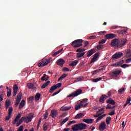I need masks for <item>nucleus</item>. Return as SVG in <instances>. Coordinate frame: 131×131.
<instances>
[{
    "instance_id": "1",
    "label": "nucleus",
    "mask_w": 131,
    "mask_h": 131,
    "mask_svg": "<svg viewBox=\"0 0 131 131\" xmlns=\"http://www.w3.org/2000/svg\"><path fill=\"white\" fill-rule=\"evenodd\" d=\"M87 101H89V99H88L87 98H85L84 99H83L80 104L76 105L75 106V108L76 110H78V109H80V108H82V107H86V106H88V104L85 103V104H83V102H86Z\"/></svg>"
},
{
    "instance_id": "2",
    "label": "nucleus",
    "mask_w": 131,
    "mask_h": 131,
    "mask_svg": "<svg viewBox=\"0 0 131 131\" xmlns=\"http://www.w3.org/2000/svg\"><path fill=\"white\" fill-rule=\"evenodd\" d=\"M21 118H23V120L27 123H28V122H31L32 119L33 118V114H30L29 116L27 117H23Z\"/></svg>"
},
{
    "instance_id": "3",
    "label": "nucleus",
    "mask_w": 131,
    "mask_h": 131,
    "mask_svg": "<svg viewBox=\"0 0 131 131\" xmlns=\"http://www.w3.org/2000/svg\"><path fill=\"white\" fill-rule=\"evenodd\" d=\"M50 62V59H43L38 64V67H43V66H46V65H48Z\"/></svg>"
},
{
    "instance_id": "4",
    "label": "nucleus",
    "mask_w": 131,
    "mask_h": 131,
    "mask_svg": "<svg viewBox=\"0 0 131 131\" xmlns=\"http://www.w3.org/2000/svg\"><path fill=\"white\" fill-rule=\"evenodd\" d=\"M82 93L81 89H78V90L74 92L68 96V98H71V97H77L79 95H80Z\"/></svg>"
},
{
    "instance_id": "5",
    "label": "nucleus",
    "mask_w": 131,
    "mask_h": 131,
    "mask_svg": "<svg viewBox=\"0 0 131 131\" xmlns=\"http://www.w3.org/2000/svg\"><path fill=\"white\" fill-rule=\"evenodd\" d=\"M61 86H62V83H58L56 85L52 86L49 91V93H54L55 90H57V89H59V88H61Z\"/></svg>"
},
{
    "instance_id": "6",
    "label": "nucleus",
    "mask_w": 131,
    "mask_h": 131,
    "mask_svg": "<svg viewBox=\"0 0 131 131\" xmlns=\"http://www.w3.org/2000/svg\"><path fill=\"white\" fill-rule=\"evenodd\" d=\"M112 47H117L120 48L119 40L118 39H115L112 40L111 43Z\"/></svg>"
},
{
    "instance_id": "7",
    "label": "nucleus",
    "mask_w": 131,
    "mask_h": 131,
    "mask_svg": "<svg viewBox=\"0 0 131 131\" xmlns=\"http://www.w3.org/2000/svg\"><path fill=\"white\" fill-rule=\"evenodd\" d=\"M120 73H121V70H120L114 71L111 73V76L112 77H117V76H118Z\"/></svg>"
},
{
    "instance_id": "8",
    "label": "nucleus",
    "mask_w": 131,
    "mask_h": 131,
    "mask_svg": "<svg viewBox=\"0 0 131 131\" xmlns=\"http://www.w3.org/2000/svg\"><path fill=\"white\" fill-rule=\"evenodd\" d=\"M123 55V53L121 52L116 53L115 54L113 55V59H119V58H121Z\"/></svg>"
},
{
    "instance_id": "9",
    "label": "nucleus",
    "mask_w": 131,
    "mask_h": 131,
    "mask_svg": "<svg viewBox=\"0 0 131 131\" xmlns=\"http://www.w3.org/2000/svg\"><path fill=\"white\" fill-rule=\"evenodd\" d=\"M21 98H22V93H20L17 95L16 97V101L15 103V105L16 106L19 105V103H20V101H21Z\"/></svg>"
},
{
    "instance_id": "10",
    "label": "nucleus",
    "mask_w": 131,
    "mask_h": 131,
    "mask_svg": "<svg viewBox=\"0 0 131 131\" xmlns=\"http://www.w3.org/2000/svg\"><path fill=\"white\" fill-rule=\"evenodd\" d=\"M65 63V60L64 59L60 58L57 61V65H59V66H61V67H63L64 66V64Z\"/></svg>"
},
{
    "instance_id": "11",
    "label": "nucleus",
    "mask_w": 131,
    "mask_h": 131,
    "mask_svg": "<svg viewBox=\"0 0 131 131\" xmlns=\"http://www.w3.org/2000/svg\"><path fill=\"white\" fill-rule=\"evenodd\" d=\"M50 115L53 118H55V117H56L57 115H58V111L57 110H52Z\"/></svg>"
},
{
    "instance_id": "12",
    "label": "nucleus",
    "mask_w": 131,
    "mask_h": 131,
    "mask_svg": "<svg viewBox=\"0 0 131 131\" xmlns=\"http://www.w3.org/2000/svg\"><path fill=\"white\" fill-rule=\"evenodd\" d=\"M99 129L100 130H104V129H106V124L105 122H102L99 125Z\"/></svg>"
},
{
    "instance_id": "13",
    "label": "nucleus",
    "mask_w": 131,
    "mask_h": 131,
    "mask_svg": "<svg viewBox=\"0 0 131 131\" xmlns=\"http://www.w3.org/2000/svg\"><path fill=\"white\" fill-rule=\"evenodd\" d=\"M96 53V49H92L88 51V53L87 54V57H91L93 54Z\"/></svg>"
},
{
    "instance_id": "14",
    "label": "nucleus",
    "mask_w": 131,
    "mask_h": 131,
    "mask_svg": "<svg viewBox=\"0 0 131 131\" xmlns=\"http://www.w3.org/2000/svg\"><path fill=\"white\" fill-rule=\"evenodd\" d=\"M120 42V48L121 47H123V46H125L126 42H127V40L126 39H122Z\"/></svg>"
},
{
    "instance_id": "15",
    "label": "nucleus",
    "mask_w": 131,
    "mask_h": 131,
    "mask_svg": "<svg viewBox=\"0 0 131 131\" xmlns=\"http://www.w3.org/2000/svg\"><path fill=\"white\" fill-rule=\"evenodd\" d=\"M100 56V53H96L95 54L94 56L92 58L91 60V63H94V62H96L97 60H98V56Z\"/></svg>"
},
{
    "instance_id": "16",
    "label": "nucleus",
    "mask_w": 131,
    "mask_h": 131,
    "mask_svg": "<svg viewBox=\"0 0 131 131\" xmlns=\"http://www.w3.org/2000/svg\"><path fill=\"white\" fill-rule=\"evenodd\" d=\"M107 98H108V96L107 95H102L99 99L100 103H104V102H105L104 99H107Z\"/></svg>"
},
{
    "instance_id": "17",
    "label": "nucleus",
    "mask_w": 131,
    "mask_h": 131,
    "mask_svg": "<svg viewBox=\"0 0 131 131\" xmlns=\"http://www.w3.org/2000/svg\"><path fill=\"white\" fill-rule=\"evenodd\" d=\"M114 37H115V34H108L105 35V38L107 39H111L114 38Z\"/></svg>"
},
{
    "instance_id": "18",
    "label": "nucleus",
    "mask_w": 131,
    "mask_h": 131,
    "mask_svg": "<svg viewBox=\"0 0 131 131\" xmlns=\"http://www.w3.org/2000/svg\"><path fill=\"white\" fill-rule=\"evenodd\" d=\"M72 129L73 131L80 130V129H79V124H76V125H74V126H72Z\"/></svg>"
},
{
    "instance_id": "19",
    "label": "nucleus",
    "mask_w": 131,
    "mask_h": 131,
    "mask_svg": "<svg viewBox=\"0 0 131 131\" xmlns=\"http://www.w3.org/2000/svg\"><path fill=\"white\" fill-rule=\"evenodd\" d=\"M84 55H85V52H79L77 53L76 58L77 59H79L80 58L83 57Z\"/></svg>"
},
{
    "instance_id": "20",
    "label": "nucleus",
    "mask_w": 131,
    "mask_h": 131,
    "mask_svg": "<svg viewBox=\"0 0 131 131\" xmlns=\"http://www.w3.org/2000/svg\"><path fill=\"white\" fill-rule=\"evenodd\" d=\"M79 128L80 130H82V129H85L86 128V124L83 123H81L79 124Z\"/></svg>"
},
{
    "instance_id": "21",
    "label": "nucleus",
    "mask_w": 131,
    "mask_h": 131,
    "mask_svg": "<svg viewBox=\"0 0 131 131\" xmlns=\"http://www.w3.org/2000/svg\"><path fill=\"white\" fill-rule=\"evenodd\" d=\"M83 41V40H82V39H78L77 40H75L72 42V46H74V45H76V43H77L78 42L81 43Z\"/></svg>"
},
{
    "instance_id": "22",
    "label": "nucleus",
    "mask_w": 131,
    "mask_h": 131,
    "mask_svg": "<svg viewBox=\"0 0 131 131\" xmlns=\"http://www.w3.org/2000/svg\"><path fill=\"white\" fill-rule=\"evenodd\" d=\"M72 108V106H63L60 108L61 111H68V110H70Z\"/></svg>"
},
{
    "instance_id": "23",
    "label": "nucleus",
    "mask_w": 131,
    "mask_h": 131,
    "mask_svg": "<svg viewBox=\"0 0 131 131\" xmlns=\"http://www.w3.org/2000/svg\"><path fill=\"white\" fill-rule=\"evenodd\" d=\"M17 92H18V86L17 85H14L13 87V96L15 97L17 95Z\"/></svg>"
},
{
    "instance_id": "24",
    "label": "nucleus",
    "mask_w": 131,
    "mask_h": 131,
    "mask_svg": "<svg viewBox=\"0 0 131 131\" xmlns=\"http://www.w3.org/2000/svg\"><path fill=\"white\" fill-rule=\"evenodd\" d=\"M106 102L107 104H111V105H115V104H116V102H115V101L113 100L112 98L107 100Z\"/></svg>"
},
{
    "instance_id": "25",
    "label": "nucleus",
    "mask_w": 131,
    "mask_h": 131,
    "mask_svg": "<svg viewBox=\"0 0 131 131\" xmlns=\"http://www.w3.org/2000/svg\"><path fill=\"white\" fill-rule=\"evenodd\" d=\"M77 64H78V60H74L72 61L71 63L70 64V66H71L72 67H74V66H76Z\"/></svg>"
},
{
    "instance_id": "26",
    "label": "nucleus",
    "mask_w": 131,
    "mask_h": 131,
    "mask_svg": "<svg viewBox=\"0 0 131 131\" xmlns=\"http://www.w3.org/2000/svg\"><path fill=\"white\" fill-rule=\"evenodd\" d=\"M84 116V115L83 113H79L75 117V119H80V118H82Z\"/></svg>"
},
{
    "instance_id": "27",
    "label": "nucleus",
    "mask_w": 131,
    "mask_h": 131,
    "mask_svg": "<svg viewBox=\"0 0 131 131\" xmlns=\"http://www.w3.org/2000/svg\"><path fill=\"white\" fill-rule=\"evenodd\" d=\"M103 112H102L100 110H98L96 114L93 115L94 117H99V116H101V114H103Z\"/></svg>"
},
{
    "instance_id": "28",
    "label": "nucleus",
    "mask_w": 131,
    "mask_h": 131,
    "mask_svg": "<svg viewBox=\"0 0 131 131\" xmlns=\"http://www.w3.org/2000/svg\"><path fill=\"white\" fill-rule=\"evenodd\" d=\"M127 29L125 28H122L121 29V31L119 32V34H126Z\"/></svg>"
},
{
    "instance_id": "29",
    "label": "nucleus",
    "mask_w": 131,
    "mask_h": 131,
    "mask_svg": "<svg viewBox=\"0 0 131 131\" xmlns=\"http://www.w3.org/2000/svg\"><path fill=\"white\" fill-rule=\"evenodd\" d=\"M24 106H25V100H23L21 101L20 103L19 104L18 108H19V109H22V108H23V107H24Z\"/></svg>"
},
{
    "instance_id": "30",
    "label": "nucleus",
    "mask_w": 131,
    "mask_h": 131,
    "mask_svg": "<svg viewBox=\"0 0 131 131\" xmlns=\"http://www.w3.org/2000/svg\"><path fill=\"white\" fill-rule=\"evenodd\" d=\"M107 115L106 114H103L101 116H99L98 118L96 119V122H99L100 120H102L103 119V117H105Z\"/></svg>"
},
{
    "instance_id": "31",
    "label": "nucleus",
    "mask_w": 131,
    "mask_h": 131,
    "mask_svg": "<svg viewBox=\"0 0 131 131\" xmlns=\"http://www.w3.org/2000/svg\"><path fill=\"white\" fill-rule=\"evenodd\" d=\"M10 106H11V101H10V100L7 99L6 100L5 103V107L6 109H8V107H10Z\"/></svg>"
},
{
    "instance_id": "32",
    "label": "nucleus",
    "mask_w": 131,
    "mask_h": 131,
    "mask_svg": "<svg viewBox=\"0 0 131 131\" xmlns=\"http://www.w3.org/2000/svg\"><path fill=\"white\" fill-rule=\"evenodd\" d=\"M83 122L86 123H93V120L92 119H85L83 120Z\"/></svg>"
},
{
    "instance_id": "33",
    "label": "nucleus",
    "mask_w": 131,
    "mask_h": 131,
    "mask_svg": "<svg viewBox=\"0 0 131 131\" xmlns=\"http://www.w3.org/2000/svg\"><path fill=\"white\" fill-rule=\"evenodd\" d=\"M125 90H126V89L125 88H121L118 91V93H119V95H122V94H123V93H124V92H125Z\"/></svg>"
},
{
    "instance_id": "34",
    "label": "nucleus",
    "mask_w": 131,
    "mask_h": 131,
    "mask_svg": "<svg viewBox=\"0 0 131 131\" xmlns=\"http://www.w3.org/2000/svg\"><path fill=\"white\" fill-rule=\"evenodd\" d=\"M125 56L126 58H129V57H131V51L129 49L127 50Z\"/></svg>"
},
{
    "instance_id": "35",
    "label": "nucleus",
    "mask_w": 131,
    "mask_h": 131,
    "mask_svg": "<svg viewBox=\"0 0 131 131\" xmlns=\"http://www.w3.org/2000/svg\"><path fill=\"white\" fill-rule=\"evenodd\" d=\"M27 85L28 89H34V84L32 83H28Z\"/></svg>"
},
{
    "instance_id": "36",
    "label": "nucleus",
    "mask_w": 131,
    "mask_h": 131,
    "mask_svg": "<svg viewBox=\"0 0 131 131\" xmlns=\"http://www.w3.org/2000/svg\"><path fill=\"white\" fill-rule=\"evenodd\" d=\"M20 117H21V114H18L16 118L14 119V124L16 123V122H17V121H18V120H19V119H20Z\"/></svg>"
},
{
    "instance_id": "37",
    "label": "nucleus",
    "mask_w": 131,
    "mask_h": 131,
    "mask_svg": "<svg viewBox=\"0 0 131 131\" xmlns=\"http://www.w3.org/2000/svg\"><path fill=\"white\" fill-rule=\"evenodd\" d=\"M51 81H48L46 83H44L43 85L41 86V89H46L48 85H49V83H50Z\"/></svg>"
},
{
    "instance_id": "38",
    "label": "nucleus",
    "mask_w": 131,
    "mask_h": 131,
    "mask_svg": "<svg viewBox=\"0 0 131 131\" xmlns=\"http://www.w3.org/2000/svg\"><path fill=\"white\" fill-rule=\"evenodd\" d=\"M111 121V117H107L106 119V124H107L108 125H109V124H110V122Z\"/></svg>"
},
{
    "instance_id": "39",
    "label": "nucleus",
    "mask_w": 131,
    "mask_h": 131,
    "mask_svg": "<svg viewBox=\"0 0 131 131\" xmlns=\"http://www.w3.org/2000/svg\"><path fill=\"white\" fill-rule=\"evenodd\" d=\"M77 53H82V52H85V49L82 48H80L76 50Z\"/></svg>"
},
{
    "instance_id": "40",
    "label": "nucleus",
    "mask_w": 131,
    "mask_h": 131,
    "mask_svg": "<svg viewBox=\"0 0 131 131\" xmlns=\"http://www.w3.org/2000/svg\"><path fill=\"white\" fill-rule=\"evenodd\" d=\"M40 98V94L37 93L36 96H35V101H38Z\"/></svg>"
},
{
    "instance_id": "41",
    "label": "nucleus",
    "mask_w": 131,
    "mask_h": 131,
    "mask_svg": "<svg viewBox=\"0 0 131 131\" xmlns=\"http://www.w3.org/2000/svg\"><path fill=\"white\" fill-rule=\"evenodd\" d=\"M66 76H67V74H62L61 76L59 77V78L58 79V80H61V79H64V78L66 77Z\"/></svg>"
},
{
    "instance_id": "42",
    "label": "nucleus",
    "mask_w": 131,
    "mask_h": 131,
    "mask_svg": "<svg viewBox=\"0 0 131 131\" xmlns=\"http://www.w3.org/2000/svg\"><path fill=\"white\" fill-rule=\"evenodd\" d=\"M101 79H102V78L99 77V78H97L96 79H93V81L94 82H98V81H100V80H101Z\"/></svg>"
},
{
    "instance_id": "43",
    "label": "nucleus",
    "mask_w": 131,
    "mask_h": 131,
    "mask_svg": "<svg viewBox=\"0 0 131 131\" xmlns=\"http://www.w3.org/2000/svg\"><path fill=\"white\" fill-rule=\"evenodd\" d=\"M62 51V50H58V51H56L53 54V56H57V55H59V54H60V53H61Z\"/></svg>"
},
{
    "instance_id": "44",
    "label": "nucleus",
    "mask_w": 131,
    "mask_h": 131,
    "mask_svg": "<svg viewBox=\"0 0 131 131\" xmlns=\"http://www.w3.org/2000/svg\"><path fill=\"white\" fill-rule=\"evenodd\" d=\"M69 120V119L68 118H66L61 121V124H64V123H66V122H67V121Z\"/></svg>"
},
{
    "instance_id": "45",
    "label": "nucleus",
    "mask_w": 131,
    "mask_h": 131,
    "mask_svg": "<svg viewBox=\"0 0 131 131\" xmlns=\"http://www.w3.org/2000/svg\"><path fill=\"white\" fill-rule=\"evenodd\" d=\"M8 112H9V115H11L12 113H13V107H10L9 109L8 110Z\"/></svg>"
},
{
    "instance_id": "46",
    "label": "nucleus",
    "mask_w": 131,
    "mask_h": 131,
    "mask_svg": "<svg viewBox=\"0 0 131 131\" xmlns=\"http://www.w3.org/2000/svg\"><path fill=\"white\" fill-rule=\"evenodd\" d=\"M115 108V106H111L110 104H107L106 107V109H114Z\"/></svg>"
},
{
    "instance_id": "47",
    "label": "nucleus",
    "mask_w": 131,
    "mask_h": 131,
    "mask_svg": "<svg viewBox=\"0 0 131 131\" xmlns=\"http://www.w3.org/2000/svg\"><path fill=\"white\" fill-rule=\"evenodd\" d=\"M23 121H24L23 120V118H21L17 124V126H19V125H20L21 124V123H22V122H23Z\"/></svg>"
},
{
    "instance_id": "48",
    "label": "nucleus",
    "mask_w": 131,
    "mask_h": 131,
    "mask_svg": "<svg viewBox=\"0 0 131 131\" xmlns=\"http://www.w3.org/2000/svg\"><path fill=\"white\" fill-rule=\"evenodd\" d=\"M12 94V91L9 89L7 91V97H10Z\"/></svg>"
},
{
    "instance_id": "49",
    "label": "nucleus",
    "mask_w": 131,
    "mask_h": 131,
    "mask_svg": "<svg viewBox=\"0 0 131 131\" xmlns=\"http://www.w3.org/2000/svg\"><path fill=\"white\" fill-rule=\"evenodd\" d=\"M83 80V77H79V78H77L76 81H82Z\"/></svg>"
},
{
    "instance_id": "50",
    "label": "nucleus",
    "mask_w": 131,
    "mask_h": 131,
    "mask_svg": "<svg viewBox=\"0 0 131 131\" xmlns=\"http://www.w3.org/2000/svg\"><path fill=\"white\" fill-rule=\"evenodd\" d=\"M122 68H127V67H129V64H123L121 66Z\"/></svg>"
},
{
    "instance_id": "51",
    "label": "nucleus",
    "mask_w": 131,
    "mask_h": 131,
    "mask_svg": "<svg viewBox=\"0 0 131 131\" xmlns=\"http://www.w3.org/2000/svg\"><path fill=\"white\" fill-rule=\"evenodd\" d=\"M81 46H82V43H78V44H76L74 46V48H79V47H81Z\"/></svg>"
},
{
    "instance_id": "52",
    "label": "nucleus",
    "mask_w": 131,
    "mask_h": 131,
    "mask_svg": "<svg viewBox=\"0 0 131 131\" xmlns=\"http://www.w3.org/2000/svg\"><path fill=\"white\" fill-rule=\"evenodd\" d=\"M43 129L45 131H46L48 129V125L47 124H44L43 125Z\"/></svg>"
},
{
    "instance_id": "53",
    "label": "nucleus",
    "mask_w": 131,
    "mask_h": 131,
    "mask_svg": "<svg viewBox=\"0 0 131 131\" xmlns=\"http://www.w3.org/2000/svg\"><path fill=\"white\" fill-rule=\"evenodd\" d=\"M62 71H63L64 72H68V71H69V69L67 68H63L62 69Z\"/></svg>"
},
{
    "instance_id": "54",
    "label": "nucleus",
    "mask_w": 131,
    "mask_h": 131,
    "mask_svg": "<svg viewBox=\"0 0 131 131\" xmlns=\"http://www.w3.org/2000/svg\"><path fill=\"white\" fill-rule=\"evenodd\" d=\"M23 126L21 125L19 127L18 129H17V131H23Z\"/></svg>"
},
{
    "instance_id": "55",
    "label": "nucleus",
    "mask_w": 131,
    "mask_h": 131,
    "mask_svg": "<svg viewBox=\"0 0 131 131\" xmlns=\"http://www.w3.org/2000/svg\"><path fill=\"white\" fill-rule=\"evenodd\" d=\"M60 92H61V90H59L58 91H57V92H55L53 95H52V97H54V96H56V95H58V94H59V93H60Z\"/></svg>"
},
{
    "instance_id": "56",
    "label": "nucleus",
    "mask_w": 131,
    "mask_h": 131,
    "mask_svg": "<svg viewBox=\"0 0 131 131\" xmlns=\"http://www.w3.org/2000/svg\"><path fill=\"white\" fill-rule=\"evenodd\" d=\"M115 113V111H113L112 112H111L108 115L110 116H112V115H114V114Z\"/></svg>"
},
{
    "instance_id": "57",
    "label": "nucleus",
    "mask_w": 131,
    "mask_h": 131,
    "mask_svg": "<svg viewBox=\"0 0 131 131\" xmlns=\"http://www.w3.org/2000/svg\"><path fill=\"white\" fill-rule=\"evenodd\" d=\"M97 37L96 36H91L89 37V39H95Z\"/></svg>"
},
{
    "instance_id": "58",
    "label": "nucleus",
    "mask_w": 131,
    "mask_h": 131,
    "mask_svg": "<svg viewBox=\"0 0 131 131\" xmlns=\"http://www.w3.org/2000/svg\"><path fill=\"white\" fill-rule=\"evenodd\" d=\"M10 118H11V115H9L8 116H6L5 120L8 121L10 119Z\"/></svg>"
},
{
    "instance_id": "59",
    "label": "nucleus",
    "mask_w": 131,
    "mask_h": 131,
    "mask_svg": "<svg viewBox=\"0 0 131 131\" xmlns=\"http://www.w3.org/2000/svg\"><path fill=\"white\" fill-rule=\"evenodd\" d=\"M41 79L42 81H44V80H46V81H47V80H48V78L46 79V77H45V76H42Z\"/></svg>"
},
{
    "instance_id": "60",
    "label": "nucleus",
    "mask_w": 131,
    "mask_h": 131,
    "mask_svg": "<svg viewBox=\"0 0 131 131\" xmlns=\"http://www.w3.org/2000/svg\"><path fill=\"white\" fill-rule=\"evenodd\" d=\"M130 62H131V58L126 60V63H127V64H128L129 63H130Z\"/></svg>"
},
{
    "instance_id": "61",
    "label": "nucleus",
    "mask_w": 131,
    "mask_h": 131,
    "mask_svg": "<svg viewBox=\"0 0 131 131\" xmlns=\"http://www.w3.org/2000/svg\"><path fill=\"white\" fill-rule=\"evenodd\" d=\"M130 101H131V98H128L127 99V101H126L127 104H129V103H130Z\"/></svg>"
},
{
    "instance_id": "62",
    "label": "nucleus",
    "mask_w": 131,
    "mask_h": 131,
    "mask_svg": "<svg viewBox=\"0 0 131 131\" xmlns=\"http://www.w3.org/2000/svg\"><path fill=\"white\" fill-rule=\"evenodd\" d=\"M73 123H75V121H70V122H69L68 123V125H71V124H73Z\"/></svg>"
},
{
    "instance_id": "63",
    "label": "nucleus",
    "mask_w": 131,
    "mask_h": 131,
    "mask_svg": "<svg viewBox=\"0 0 131 131\" xmlns=\"http://www.w3.org/2000/svg\"><path fill=\"white\" fill-rule=\"evenodd\" d=\"M97 49L98 50H101V49L102 48V45H97Z\"/></svg>"
},
{
    "instance_id": "64",
    "label": "nucleus",
    "mask_w": 131,
    "mask_h": 131,
    "mask_svg": "<svg viewBox=\"0 0 131 131\" xmlns=\"http://www.w3.org/2000/svg\"><path fill=\"white\" fill-rule=\"evenodd\" d=\"M47 118H48V113H46L45 114L43 119H46Z\"/></svg>"
}]
</instances>
